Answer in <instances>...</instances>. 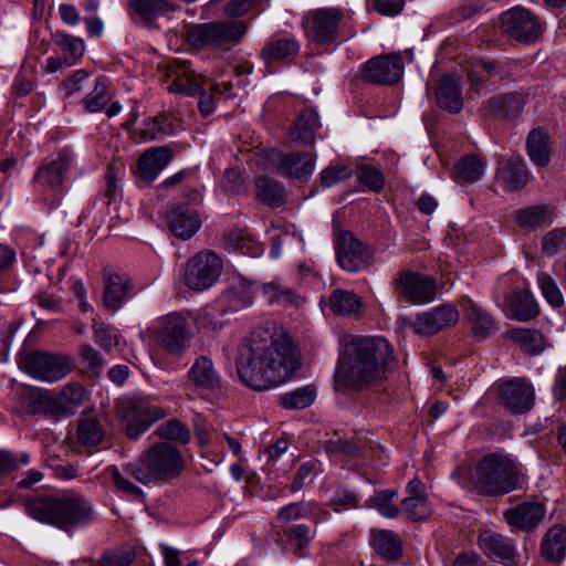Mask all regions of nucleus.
Returning a JSON list of instances; mask_svg holds the SVG:
<instances>
[{
  "instance_id": "1",
  "label": "nucleus",
  "mask_w": 566,
  "mask_h": 566,
  "mask_svg": "<svg viewBox=\"0 0 566 566\" xmlns=\"http://www.w3.org/2000/svg\"><path fill=\"white\" fill-rule=\"evenodd\" d=\"M293 344L269 329L259 328L239 346L237 371L240 380L254 390H268L285 382L300 367Z\"/></svg>"
},
{
  "instance_id": "2",
  "label": "nucleus",
  "mask_w": 566,
  "mask_h": 566,
  "mask_svg": "<svg viewBox=\"0 0 566 566\" xmlns=\"http://www.w3.org/2000/svg\"><path fill=\"white\" fill-rule=\"evenodd\" d=\"M347 358L334 375L335 389L365 390L379 386L392 369L396 357L382 336H359L347 347Z\"/></svg>"
},
{
  "instance_id": "3",
  "label": "nucleus",
  "mask_w": 566,
  "mask_h": 566,
  "mask_svg": "<svg viewBox=\"0 0 566 566\" xmlns=\"http://www.w3.org/2000/svg\"><path fill=\"white\" fill-rule=\"evenodd\" d=\"M24 510L33 520L72 534L95 521V509L91 499L78 493L32 496Z\"/></svg>"
},
{
  "instance_id": "4",
  "label": "nucleus",
  "mask_w": 566,
  "mask_h": 566,
  "mask_svg": "<svg viewBox=\"0 0 566 566\" xmlns=\"http://www.w3.org/2000/svg\"><path fill=\"white\" fill-rule=\"evenodd\" d=\"M470 480L478 494L499 496L521 489L524 475L507 455L490 453L476 463L470 473Z\"/></svg>"
},
{
  "instance_id": "5",
  "label": "nucleus",
  "mask_w": 566,
  "mask_h": 566,
  "mask_svg": "<svg viewBox=\"0 0 566 566\" xmlns=\"http://www.w3.org/2000/svg\"><path fill=\"white\" fill-rule=\"evenodd\" d=\"M184 468L180 451L168 442L151 446L137 461L125 465V472L143 484L168 481Z\"/></svg>"
},
{
  "instance_id": "6",
  "label": "nucleus",
  "mask_w": 566,
  "mask_h": 566,
  "mask_svg": "<svg viewBox=\"0 0 566 566\" xmlns=\"http://www.w3.org/2000/svg\"><path fill=\"white\" fill-rule=\"evenodd\" d=\"M21 369L36 380L56 382L72 371L73 361L66 355L35 350L25 355Z\"/></svg>"
},
{
  "instance_id": "7",
  "label": "nucleus",
  "mask_w": 566,
  "mask_h": 566,
  "mask_svg": "<svg viewBox=\"0 0 566 566\" xmlns=\"http://www.w3.org/2000/svg\"><path fill=\"white\" fill-rule=\"evenodd\" d=\"M223 270L221 258L210 251H201L190 258L186 264L184 282L195 292L210 289L219 279Z\"/></svg>"
},
{
  "instance_id": "8",
  "label": "nucleus",
  "mask_w": 566,
  "mask_h": 566,
  "mask_svg": "<svg viewBox=\"0 0 566 566\" xmlns=\"http://www.w3.org/2000/svg\"><path fill=\"white\" fill-rule=\"evenodd\" d=\"M338 265L350 273L368 269L374 261L371 249L347 230L338 231L334 237Z\"/></svg>"
},
{
  "instance_id": "9",
  "label": "nucleus",
  "mask_w": 566,
  "mask_h": 566,
  "mask_svg": "<svg viewBox=\"0 0 566 566\" xmlns=\"http://www.w3.org/2000/svg\"><path fill=\"white\" fill-rule=\"evenodd\" d=\"M120 416L127 422L126 433L132 439L139 438L150 426L166 416L158 406L150 405L145 398L129 397L120 401Z\"/></svg>"
},
{
  "instance_id": "10",
  "label": "nucleus",
  "mask_w": 566,
  "mask_h": 566,
  "mask_svg": "<svg viewBox=\"0 0 566 566\" xmlns=\"http://www.w3.org/2000/svg\"><path fill=\"white\" fill-rule=\"evenodd\" d=\"M392 284L397 297L413 305L431 303L438 293L433 277L411 271H401Z\"/></svg>"
},
{
  "instance_id": "11",
  "label": "nucleus",
  "mask_w": 566,
  "mask_h": 566,
  "mask_svg": "<svg viewBox=\"0 0 566 566\" xmlns=\"http://www.w3.org/2000/svg\"><path fill=\"white\" fill-rule=\"evenodd\" d=\"M501 21L503 33L521 43H533L543 32V27L537 17L522 7H514L505 11Z\"/></svg>"
},
{
  "instance_id": "12",
  "label": "nucleus",
  "mask_w": 566,
  "mask_h": 566,
  "mask_svg": "<svg viewBox=\"0 0 566 566\" xmlns=\"http://www.w3.org/2000/svg\"><path fill=\"white\" fill-rule=\"evenodd\" d=\"M187 378L195 389L205 398L219 399L226 392L221 375L212 359L206 355L198 356L187 371Z\"/></svg>"
},
{
  "instance_id": "13",
  "label": "nucleus",
  "mask_w": 566,
  "mask_h": 566,
  "mask_svg": "<svg viewBox=\"0 0 566 566\" xmlns=\"http://www.w3.org/2000/svg\"><path fill=\"white\" fill-rule=\"evenodd\" d=\"M158 343L171 354H182L188 347L189 331L187 318L180 313H169L154 326Z\"/></svg>"
},
{
  "instance_id": "14",
  "label": "nucleus",
  "mask_w": 566,
  "mask_h": 566,
  "mask_svg": "<svg viewBox=\"0 0 566 566\" xmlns=\"http://www.w3.org/2000/svg\"><path fill=\"white\" fill-rule=\"evenodd\" d=\"M344 13L337 8H321L308 12L304 23L311 38L318 44L333 43L337 35Z\"/></svg>"
},
{
  "instance_id": "15",
  "label": "nucleus",
  "mask_w": 566,
  "mask_h": 566,
  "mask_svg": "<svg viewBox=\"0 0 566 566\" xmlns=\"http://www.w3.org/2000/svg\"><path fill=\"white\" fill-rule=\"evenodd\" d=\"M501 403L512 413H525L534 406L535 394L532 384L523 377L512 378L499 387Z\"/></svg>"
},
{
  "instance_id": "16",
  "label": "nucleus",
  "mask_w": 566,
  "mask_h": 566,
  "mask_svg": "<svg viewBox=\"0 0 566 566\" xmlns=\"http://www.w3.org/2000/svg\"><path fill=\"white\" fill-rule=\"evenodd\" d=\"M73 154L64 148L55 156L50 157L36 170L35 182L43 190L59 191L64 182V178L71 167Z\"/></svg>"
},
{
  "instance_id": "17",
  "label": "nucleus",
  "mask_w": 566,
  "mask_h": 566,
  "mask_svg": "<svg viewBox=\"0 0 566 566\" xmlns=\"http://www.w3.org/2000/svg\"><path fill=\"white\" fill-rule=\"evenodd\" d=\"M403 321L408 322L416 334L431 336L455 325L459 321V312L454 306L443 304L421 313L415 321L407 318Z\"/></svg>"
},
{
  "instance_id": "18",
  "label": "nucleus",
  "mask_w": 566,
  "mask_h": 566,
  "mask_svg": "<svg viewBox=\"0 0 566 566\" xmlns=\"http://www.w3.org/2000/svg\"><path fill=\"white\" fill-rule=\"evenodd\" d=\"M363 78L375 84H394L403 73V63L399 54H388L370 59L363 65Z\"/></svg>"
},
{
  "instance_id": "19",
  "label": "nucleus",
  "mask_w": 566,
  "mask_h": 566,
  "mask_svg": "<svg viewBox=\"0 0 566 566\" xmlns=\"http://www.w3.org/2000/svg\"><path fill=\"white\" fill-rule=\"evenodd\" d=\"M271 160L276 165L277 171L285 177L306 181L315 169V159L306 153L273 151Z\"/></svg>"
},
{
  "instance_id": "20",
  "label": "nucleus",
  "mask_w": 566,
  "mask_h": 566,
  "mask_svg": "<svg viewBox=\"0 0 566 566\" xmlns=\"http://www.w3.org/2000/svg\"><path fill=\"white\" fill-rule=\"evenodd\" d=\"M249 30V24L241 20L211 21L210 49L229 51L240 43Z\"/></svg>"
},
{
  "instance_id": "21",
  "label": "nucleus",
  "mask_w": 566,
  "mask_h": 566,
  "mask_svg": "<svg viewBox=\"0 0 566 566\" xmlns=\"http://www.w3.org/2000/svg\"><path fill=\"white\" fill-rule=\"evenodd\" d=\"M501 308L510 319L528 322L539 314V306L527 290H514L505 294Z\"/></svg>"
},
{
  "instance_id": "22",
  "label": "nucleus",
  "mask_w": 566,
  "mask_h": 566,
  "mask_svg": "<svg viewBox=\"0 0 566 566\" xmlns=\"http://www.w3.org/2000/svg\"><path fill=\"white\" fill-rule=\"evenodd\" d=\"M407 496L401 501V512L410 521H424L431 516L432 507L426 493V485L417 478L406 486Z\"/></svg>"
},
{
  "instance_id": "23",
  "label": "nucleus",
  "mask_w": 566,
  "mask_h": 566,
  "mask_svg": "<svg viewBox=\"0 0 566 566\" xmlns=\"http://www.w3.org/2000/svg\"><path fill=\"white\" fill-rule=\"evenodd\" d=\"M174 151L169 146H158L146 149L137 160L136 174L140 180L150 184L169 165Z\"/></svg>"
},
{
  "instance_id": "24",
  "label": "nucleus",
  "mask_w": 566,
  "mask_h": 566,
  "mask_svg": "<svg viewBox=\"0 0 566 566\" xmlns=\"http://www.w3.org/2000/svg\"><path fill=\"white\" fill-rule=\"evenodd\" d=\"M478 544L484 554L494 562L504 565H512L515 562V545L512 539L502 534L485 531L479 536Z\"/></svg>"
},
{
  "instance_id": "25",
  "label": "nucleus",
  "mask_w": 566,
  "mask_h": 566,
  "mask_svg": "<svg viewBox=\"0 0 566 566\" xmlns=\"http://www.w3.org/2000/svg\"><path fill=\"white\" fill-rule=\"evenodd\" d=\"M545 507L541 502H524L503 512L505 522L520 530L535 528L545 516Z\"/></svg>"
},
{
  "instance_id": "26",
  "label": "nucleus",
  "mask_w": 566,
  "mask_h": 566,
  "mask_svg": "<svg viewBox=\"0 0 566 566\" xmlns=\"http://www.w3.org/2000/svg\"><path fill=\"white\" fill-rule=\"evenodd\" d=\"M554 208L549 205H534L515 210L512 213L514 223L527 231H534L553 222Z\"/></svg>"
},
{
  "instance_id": "27",
  "label": "nucleus",
  "mask_w": 566,
  "mask_h": 566,
  "mask_svg": "<svg viewBox=\"0 0 566 566\" xmlns=\"http://www.w3.org/2000/svg\"><path fill=\"white\" fill-rule=\"evenodd\" d=\"M438 105L450 113H459L463 107L460 77L457 74L444 75L436 90Z\"/></svg>"
},
{
  "instance_id": "28",
  "label": "nucleus",
  "mask_w": 566,
  "mask_h": 566,
  "mask_svg": "<svg viewBox=\"0 0 566 566\" xmlns=\"http://www.w3.org/2000/svg\"><path fill=\"white\" fill-rule=\"evenodd\" d=\"M463 308L475 338L485 339L496 331V321L493 315L471 298L463 301Z\"/></svg>"
},
{
  "instance_id": "29",
  "label": "nucleus",
  "mask_w": 566,
  "mask_h": 566,
  "mask_svg": "<svg viewBox=\"0 0 566 566\" xmlns=\"http://www.w3.org/2000/svg\"><path fill=\"white\" fill-rule=\"evenodd\" d=\"M369 543L387 560H398L403 555L401 537L390 530H371Z\"/></svg>"
},
{
  "instance_id": "30",
  "label": "nucleus",
  "mask_w": 566,
  "mask_h": 566,
  "mask_svg": "<svg viewBox=\"0 0 566 566\" xmlns=\"http://www.w3.org/2000/svg\"><path fill=\"white\" fill-rule=\"evenodd\" d=\"M321 128L317 113L307 108L298 114L293 126L289 130V139L294 143L313 145L316 132Z\"/></svg>"
},
{
  "instance_id": "31",
  "label": "nucleus",
  "mask_w": 566,
  "mask_h": 566,
  "mask_svg": "<svg viewBox=\"0 0 566 566\" xmlns=\"http://www.w3.org/2000/svg\"><path fill=\"white\" fill-rule=\"evenodd\" d=\"M130 287L128 279L119 274L105 271L104 273V306L109 311H117L122 307L127 298L128 289Z\"/></svg>"
},
{
  "instance_id": "32",
  "label": "nucleus",
  "mask_w": 566,
  "mask_h": 566,
  "mask_svg": "<svg viewBox=\"0 0 566 566\" xmlns=\"http://www.w3.org/2000/svg\"><path fill=\"white\" fill-rule=\"evenodd\" d=\"M200 227L198 214L186 206H178L169 213V228L177 238L190 239Z\"/></svg>"
},
{
  "instance_id": "33",
  "label": "nucleus",
  "mask_w": 566,
  "mask_h": 566,
  "mask_svg": "<svg viewBox=\"0 0 566 566\" xmlns=\"http://www.w3.org/2000/svg\"><path fill=\"white\" fill-rule=\"evenodd\" d=\"M262 294L271 305L283 307H300L304 298L292 287L284 284L281 280H274L262 285Z\"/></svg>"
},
{
  "instance_id": "34",
  "label": "nucleus",
  "mask_w": 566,
  "mask_h": 566,
  "mask_svg": "<svg viewBox=\"0 0 566 566\" xmlns=\"http://www.w3.org/2000/svg\"><path fill=\"white\" fill-rule=\"evenodd\" d=\"M496 179L509 191L523 188L528 179L525 163L522 159L502 161L496 170Z\"/></svg>"
},
{
  "instance_id": "35",
  "label": "nucleus",
  "mask_w": 566,
  "mask_h": 566,
  "mask_svg": "<svg viewBox=\"0 0 566 566\" xmlns=\"http://www.w3.org/2000/svg\"><path fill=\"white\" fill-rule=\"evenodd\" d=\"M541 553L545 560L558 563L566 556V527L556 524L545 534L541 543Z\"/></svg>"
},
{
  "instance_id": "36",
  "label": "nucleus",
  "mask_w": 566,
  "mask_h": 566,
  "mask_svg": "<svg viewBox=\"0 0 566 566\" xmlns=\"http://www.w3.org/2000/svg\"><path fill=\"white\" fill-rule=\"evenodd\" d=\"M132 14H136L145 25H151L158 18L175 11L169 0H128Z\"/></svg>"
},
{
  "instance_id": "37",
  "label": "nucleus",
  "mask_w": 566,
  "mask_h": 566,
  "mask_svg": "<svg viewBox=\"0 0 566 566\" xmlns=\"http://www.w3.org/2000/svg\"><path fill=\"white\" fill-rule=\"evenodd\" d=\"M303 517H311L315 521L327 520L329 513L323 511L316 502L301 501L281 507L276 515L277 521L281 523H291Z\"/></svg>"
},
{
  "instance_id": "38",
  "label": "nucleus",
  "mask_w": 566,
  "mask_h": 566,
  "mask_svg": "<svg viewBox=\"0 0 566 566\" xmlns=\"http://www.w3.org/2000/svg\"><path fill=\"white\" fill-rule=\"evenodd\" d=\"M526 150L531 160L541 167L548 165L551 159V138L543 128H534L526 139Z\"/></svg>"
},
{
  "instance_id": "39",
  "label": "nucleus",
  "mask_w": 566,
  "mask_h": 566,
  "mask_svg": "<svg viewBox=\"0 0 566 566\" xmlns=\"http://www.w3.org/2000/svg\"><path fill=\"white\" fill-rule=\"evenodd\" d=\"M223 247L227 250L256 258L263 253V247L242 229H229L223 234Z\"/></svg>"
},
{
  "instance_id": "40",
  "label": "nucleus",
  "mask_w": 566,
  "mask_h": 566,
  "mask_svg": "<svg viewBox=\"0 0 566 566\" xmlns=\"http://www.w3.org/2000/svg\"><path fill=\"white\" fill-rule=\"evenodd\" d=\"M524 106L521 94L509 93L491 97L486 101L484 108L496 117L517 115Z\"/></svg>"
},
{
  "instance_id": "41",
  "label": "nucleus",
  "mask_w": 566,
  "mask_h": 566,
  "mask_svg": "<svg viewBox=\"0 0 566 566\" xmlns=\"http://www.w3.org/2000/svg\"><path fill=\"white\" fill-rule=\"evenodd\" d=\"M112 99L108 78L99 76L95 81L93 90L83 98V105L90 113H98L105 109Z\"/></svg>"
},
{
  "instance_id": "42",
  "label": "nucleus",
  "mask_w": 566,
  "mask_h": 566,
  "mask_svg": "<svg viewBox=\"0 0 566 566\" xmlns=\"http://www.w3.org/2000/svg\"><path fill=\"white\" fill-rule=\"evenodd\" d=\"M300 51L296 40L290 38L271 39L262 50L265 61H279L295 56Z\"/></svg>"
},
{
  "instance_id": "43",
  "label": "nucleus",
  "mask_w": 566,
  "mask_h": 566,
  "mask_svg": "<svg viewBox=\"0 0 566 566\" xmlns=\"http://www.w3.org/2000/svg\"><path fill=\"white\" fill-rule=\"evenodd\" d=\"M54 41L63 55L66 66L74 65L84 54L85 44L81 38L64 32H56Z\"/></svg>"
},
{
  "instance_id": "44",
  "label": "nucleus",
  "mask_w": 566,
  "mask_h": 566,
  "mask_svg": "<svg viewBox=\"0 0 566 566\" xmlns=\"http://www.w3.org/2000/svg\"><path fill=\"white\" fill-rule=\"evenodd\" d=\"M329 305L337 315H353L359 312L361 300L352 291L337 289L329 295Z\"/></svg>"
},
{
  "instance_id": "45",
  "label": "nucleus",
  "mask_w": 566,
  "mask_h": 566,
  "mask_svg": "<svg viewBox=\"0 0 566 566\" xmlns=\"http://www.w3.org/2000/svg\"><path fill=\"white\" fill-rule=\"evenodd\" d=\"M174 133V124L165 114L146 119L139 128V136L144 140H158Z\"/></svg>"
},
{
  "instance_id": "46",
  "label": "nucleus",
  "mask_w": 566,
  "mask_h": 566,
  "mask_svg": "<svg viewBox=\"0 0 566 566\" xmlns=\"http://www.w3.org/2000/svg\"><path fill=\"white\" fill-rule=\"evenodd\" d=\"M255 186L256 196L262 202L271 207H279L285 202V190L279 181L260 177L256 179Z\"/></svg>"
},
{
  "instance_id": "47",
  "label": "nucleus",
  "mask_w": 566,
  "mask_h": 566,
  "mask_svg": "<svg viewBox=\"0 0 566 566\" xmlns=\"http://www.w3.org/2000/svg\"><path fill=\"white\" fill-rule=\"evenodd\" d=\"M494 76L502 78V72L499 63L495 61H481L472 65L468 72L471 88L479 92L484 87V83Z\"/></svg>"
},
{
  "instance_id": "48",
  "label": "nucleus",
  "mask_w": 566,
  "mask_h": 566,
  "mask_svg": "<svg viewBox=\"0 0 566 566\" xmlns=\"http://www.w3.org/2000/svg\"><path fill=\"white\" fill-rule=\"evenodd\" d=\"M367 444L360 438L331 439L325 444V450L332 455H343L348 458H358L364 455Z\"/></svg>"
},
{
  "instance_id": "49",
  "label": "nucleus",
  "mask_w": 566,
  "mask_h": 566,
  "mask_svg": "<svg viewBox=\"0 0 566 566\" xmlns=\"http://www.w3.org/2000/svg\"><path fill=\"white\" fill-rule=\"evenodd\" d=\"M509 335L520 344L524 352L531 355H538L544 349L543 336L537 329L518 327L511 329Z\"/></svg>"
},
{
  "instance_id": "50",
  "label": "nucleus",
  "mask_w": 566,
  "mask_h": 566,
  "mask_svg": "<svg viewBox=\"0 0 566 566\" xmlns=\"http://www.w3.org/2000/svg\"><path fill=\"white\" fill-rule=\"evenodd\" d=\"M226 297L234 303L237 308L251 305L254 298L253 283L243 277L234 279L226 292Z\"/></svg>"
},
{
  "instance_id": "51",
  "label": "nucleus",
  "mask_w": 566,
  "mask_h": 566,
  "mask_svg": "<svg viewBox=\"0 0 566 566\" xmlns=\"http://www.w3.org/2000/svg\"><path fill=\"white\" fill-rule=\"evenodd\" d=\"M484 167L485 164L479 156L470 155L455 164L453 175L457 179L474 182L483 175Z\"/></svg>"
},
{
  "instance_id": "52",
  "label": "nucleus",
  "mask_w": 566,
  "mask_h": 566,
  "mask_svg": "<svg viewBox=\"0 0 566 566\" xmlns=\"http://www.w3.org/2000/svg\"><path fill=\"white\" fill-rule=\"evenodd\" d=\"M104 438V430L95 418L81 419L77 426V439L82 444L96 446Z\"/></svg>"
},
{
  "instance_id": "53",
  "label": "nucleus",
  "mask_w": 566,
  "mask_h": 566,
  "mask_svg": "<svg viewBox=\"0 0 566 566\" xmlns=\"http://www.w3.org/2000/svg\"><path fill=\"white\" fill-rule=\"evenodd\" d=\"M210 30L211 22L190 24L184 33V39L192 49H210Z\"/></svg>"
},
{
  "instance_id": "54",
  "label": "nucleus",
  "mask_w": 566,
  "mask_h": 566,
  "mask_svg": "<svg viewBox=\"0 0 566 566\" xmlns=\"http://www.w3.org/2000/svg\"><path fill=\"white\" fill-rule=\"evenodd\" d=\"M316 397L314 387L306 386L281 397V403L286 409H304L311 406Z\"/></svg>"
},
{
  "instance_id": "55",
  "label": "nucleus",
  "mask_w": 566,
  "mask_h": 566,
  "mask_svg": "<svg viewBox=\"0 0 566 566\" xmlns=\"http://www.w3.org/2000/svg\"><path fill=\"white\" fill-rule=\"evenodd\" d=\"M155 433L161 439L176 440L184 444L188 443L191 438L187 427L177 419H171L163 423L156 429Z\"/></svg>"
},
{
  "instance_id": "56",
  "label": "nucleus",
  "mask_w": 566,
  "mask_h": 566,
  "mask_svg": "<svg viewBox=\"0 0 566 566\" xmlns=\"http://www.w3.org/2000/svg\"><path fill=\"white\" fill-rule=\"evenodd\" d=\"M396 497H397V491L384 490V491L377 492L371 497V502L380 515L388 517V518H392V517H396L400 512L399 506L395 502Z\"/></svg>"
},
{
  "instance_id": "57",
  "label": "nucleus",
  "mask_w": 566,
  "mask_h": 566,
  "mask_svg": "<svg viewBox=\"0 0 566 566\" xmlns=\"http://www.w3.org/2000/svg\"><path fill=\"white\" fill-rule=\"evenodd\" d=\"M537 283L543 297L554 307H560L564 304V296L556 281L548 274L542 273L537 277Z\"/></svg>"
},
{
  "instance_id": "58",
  "label": "nucleus",
  "mask_w": 566,
  "mask_h": 566,
  "mask_svg": "<svg viewBox=\"0 0 566 566\" xmlns=\"http://www.w3.org/2000/svg\"><path fill=\"white\" fill-rule=\"evenodd\" d=\"M185 77L175 78L168 86L171 93H180L188 96H195L200 91V85L196 82V75L192 71H189L187 64L185 63V71L182 73Z\"/></svg>"
},
{
  "instance_id": "59",
  "label": "nucleus",
  "mask_w": 566,
  "mask_h": 566,
  "mask_svg": "<svg viewBox=\"0 0 566 566\" xmlns=\"http://www.w3.org/2000/svg\"><path fill=\"white\" fill-rule=\"evenodd\" d=\"M353 170L347 165H329L322 170L319 178L324 188H331L340 181L350 178Z\"/></svg>"
},
{
  "instance_id": "60",
  "label": "nucleus",
  "mask_w": 566,
  "mask_h": 566,
  "mask_svg": "<svg viewBox=\"0 0 566 566\" xmlns=\"http://www.w3.org/2000/svg\"><path fill=\"white\" fill-rule=\"evenodd\" d=\"M328 505L348 510L358 506V499L354 491L345 486H337L328 499ZM335 511L339 512V509H335Z\"/></svg>"
},
{
  "instance_id": "61",
  "label": "nucleus",
  "mask_w": 566,
  "mask_h": 566,
  "mask_svg": "<svg viewBox=\"0 0 566 566\" xmlns=\"http://www.w3.org/2000/svg\"><path fill=\"white\" fill-rule=\"evenodd\" d=\"M542 249L548 255H554L559 250L566 249V229L556 228L547 232L542 239Z\"/></svg>"
},
{
  "instance_id": "62",
  "label": "nucleus",
  "mask_w": 566,
  "mask_h": 566,
  "mask_svg": "<svg viewBox=\"0 0 566 566\" xmlns=\"http://www.w3.org/2000/svg\"><path fill=\"white\" fill-rule=\"evenodd\" d=\"M358 181L371 191H379L385 186L382 172L374 166H363L358 174Z\"/></svg>"
},
{
  "instance_id": "63",
  "label": "nucleus",
  "mask_w": 566,
  "mask_h": 566,
  "mask_svg": "<svg viewBox=\"0 0 566 566\" xmlns=\"http://www.w3.org/2000/svg\"><path fill=\"white\" fill-rule=\"evenodd\" d=\"M132 555L128 551L113 549L104 552L92 566H129Z\"/></svg>"
},
{
  "instance_id": "64",
  "label": "nucleus",
  "mask_w": 566,
  "mask_h": 566,
  "mask_svg": "<svg viewBox=\"0 0 566 566\" xmlns=\"http://www.w3.org/2000/svg\"><path fill=\"white\" fill-rule=\"evenodd\" d=\"M83 364L94 374H99L104 368V358L93 346L85 344L80 348Z\"/></svg>"
}]
</instances>
